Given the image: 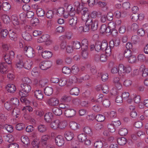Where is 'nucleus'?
<instances>
[{
    "label": "nucleus",
    "mask_w": 148,
    "mask_h": 148,
    "mask_svg": "<svg viewBox=\"0 0 148 148\" xmlns=\"http://www.w3.org/2000/svg\"><path fill=\"white\" fill-rule=\"evenodd\" d=\"M21 87L22 90H20L19 92L20 96H27L29 95V92L30 91L31 87L29 84H21Z\"/></svg>",
    "instance_id": "f257e3e1"
},
{
    "label": "nucleus",
    "mask_w": 148,
    "mask_h": 148,
    "mask_svg": "<svg viewBox=\"0 0 148 148\" xmlns=\"http://www.w3.org/2000/svg\"><path fill=\"white\" fill-rule=\"evenodd\" d=\"M86 24L90 26L91 30L93 31L96 30L98 28V22L97 20L90 18L86 20Z\"/></svg>",
    "instance_id": "f03ea898"
},
{
    "label": "nucleus",
    "mask_w": 148,
    "mask_h": 148,
    "mask_svg": "<svg viewBox=\"0 0 148 148\" xmlns=\"http://www.w3.org/2000/svg\"><path fill=\"white\" fill-rule=\"evenodd\" d=\"M37 42L39 43L45 42L46 44L49 45L52 44L53 40L50 38L49 35L44 34L38 38Z\"/></svg>",
    "instance_id": "7ed1b4c3"
},
{
    "label": "nucleus",
    "mask_w": 148,
    "mask_h": 148,
    "mask_svg": "<svg viewBox=\"0 0 148 148\" xmlns=\"http://www.w3.org/2000/svg\"><path fill=\"white\" fill-rule=\"evenodd\" d=\"M118 69L119 74L121 76H124L125 73H130L132 70L130 66H125L122 64L119 65Z\"/></svg>",
    "instance_id": "20e7f679"
},
{
    "label": "nucleus",
    "mask_w": 148,
    "mask_h": 148,
    "mask_svg": "<svg viewBox=\"0 0 148 148\" xmlns=\"http://www.w3.org/2000/svg\"><path fill=\"white\" fill-rule=\"evenodd\" d=\"M25 54L29 58H32L35 56V53L33 49L30 46L25 47L23 49Z\"/></svg>",
    "instance_id": "39448f33"
},
{
    "label": "nucleus",
    "mask_w": 148,
    "mask_h": 148,
    "mask_svg": "<svg viewBox=\"0 0 148 148\" xmlns=\"http://www.w3.org/2000/svg\"><path fill=\"white\" fill-rule=\"evenodd\" d=\"M14 52L12 51L6 53L4 56V58L5 62L8 64H11L12 60L14 58Z\"/></svg>",
    "instance_id": "423d86ee"
},
{
    "label": "nucleus",
    "mask_w": 148,
    "mask_h": 148,
    "mask_svg": "<svg viewBox=\"0 0 148 148\" xmlns=\"http://www.w3.org/2000/svg\"><path fill=\"white\" fill-rule=\"evenodd\" d=\"M80 12L82 15V19L84 21H86L88 18H90L87 8H82L80 9Z\"/></svg>",
    "instance_id": "0eeeda50"
},
{
    "label": "nucleus",
    "mask_w": 148,
    "mask_h": 148,
    "mask_svg": "<svg viewBox=\"0 0 148 148\" xmlns=\"http://www.w3.org/2000/svg\"><path fill=\"white\" fill-rule=\"evenodd\" d=\"M52 65V63L50 61H43L40 63L39 66L41 69L45 70L50 68Z\"/></svg>",
    "instance_id": "6e6552de"
},
{
    "label": "nucleus",
    "mask_w": 148,
    "mask_h": 148,
    "mask_svg": "<svg viewBox=\"0 0 148 148\" xmlns=\"http://www.w3.org/2000/svg\"><path fill=\"white\" fill-rule=\"evenodd\" d=\"M64 111L65 115L67 117H73L76 114V111L74 109L69 108V107Z\"/></svg>",
    "instance_id": "1a4fd4ad"
},
{
    "label": "nucleus",
    "mask_w": 148,
    "mask_h": 148,
    "mask_svg": "<svg viewBox=\"0 0 148 148\" xmlns=\"http://www.w3.org/2000/svg\"><path fill=\"white\" fill-rule=\"evenodd\" d=\"M69 24L73 27V29L75 30L76 29L77 27L75 26L77 22V18L75 16H70L68 18Z\"/></svg>",
    "instance_id": "9d476101"
},
{
    "label": "nucleus",
    "mask_w": 148,
    "mask_h": 148,
    "mask_svg": "<svg viewBox=\"0 0 148 148\" xmlns=\"http://www.w3.org/2000/svg\"><path fill=\"white\" fill-rule=\"evenodd\" d=\"M17 58L16 65L17 67L19 68L23 67L25 60V58L23 57L20 55L18 56Z\"/></svg>",
    "instance_id": "9b49d317"
},
{
    "label": "nucleus",
    "mask_w": 148,
    "mask_h": 148,
    "mask_svg": "<svg viewBox=\"0 0 148 148\" xmlns=\"http://www.w3.org/2000/svg\"><path fill=\"white\" fill-rule=\"evenodd\" d=\"M59 101L56 97H52L47 101V103L49 106H57L59 104Z\"/></svg>",
    "instance_id": "f8f14e48"
},
{
    "label": "nucleus",
    "mask_w": 148,
    "mask_h": 148,
    "mask_svg": "<svg viewBox=\"0 0 148 148\" xmlns=\"http://www.w3.org/2000/svg\"><path fill=\"white\" fill-rule=\"evenodd\" d=\"M115 28V23H109L108 27L106 30L105 33H103V34H105L107 36L111 35V32L112 29H114Z\"/></svg>",
    "instance_id": "ddd939ff"
},
{
    "label": "nucleus",
    "mask_w": 148,
    "mask_h": 148,
    "mask_svg": "<svg viewBox=\"0 0 148 148\" xmlns=\"http://www.w3.org/2000/svg\"><path fill=\"white\" fill-rule=\"evenodd\" d=\"M55 141L56 145L59 147L62 146L64 143L63 137L60 135H58L56 137Z\"/></svg>",
    "instance_id": "4468645a"
},
{
    "label": "nucleus",
    "mask_w": 148,
    "mask_h": 148,
    "mask_svg": "<svg viewBox=\"0 0 148 148\" xmlns=\"http://www.w3.org/2000/svg\"><path fill=\"white\" fill-rule=\"evenodd\" d=\"M53 115L51 112H48L45 114L44 116V120L47 123L51 122L53 119Z\"/></svg>",
    "instance_id": "2eb2a0df"
},
{
    "label": "nucleus",
    "mask_w": 148,
    "mask_h": 148,
    "mask_svg": "<svg viewBox=\"0 0 148 148\" xmlns=\"http://www.w3.org/2000/svg\"><path fill=\"white\" fill-rule=\"evenodd\" d=\"M74 136V134L73 132L67 131L64 133V137L68 141H70L72 139Z\"/></svg>",
    "instance_id": "dca6fc26"
},
{
    "label": "nucleus",
    "mask_w": 148,
    "mask_h": 148,
    "mask_svg": "<svg viewBox=\"0 0 148 148\" xmlns=\"http://www.w3.org/2000/svg\"><path fill=\"white\" fill-rule=\"evenodd\" d=\"M41 55L43 58L47 59L51 57L52 55V53L51 51L45 50L42 52Z\"/></svg>",
    "instance_id": "f3484780"
},
{
    "label": "nucleus",
    "mask_w": 148,
    "mask_h": 148,
    "mask_svg": "<svg viewBox=\"0 0 148 148\" xmlns=\"http://www.w3.org/2000/svg\"><path fill=\"white\" fill-rule=\"evenodd\" d=\"M35 97L39 100H41L43 97V95L40 90H36L34 92Z\"/></svg>",
    "instance_id": "a211bd4d"
},
{
    "label": "nucleus",
    "mask_w": 148,
    "mask_h": 148,
    "mask_svg": "<svg viewBox=\"0 0 148 148\" xmlns=\"http://www.w3.org/2000/svg\"><path fill=\"white\" fill-rule=\"evenodd\" d=\"M114 14L116 18H119L121 17H125L126 16V13L125 11H116L114 12Z\"/></svg>",
    "instance_id": "6ab92c4d"
},
{
    "label": "nucleus",
    "mask_w": 148,
    "mask_h": 148,
    "mask_svg": "<svg viewBox=\"0 0 148 148\" xmlns=\"http://www.w3.org/2000/svg\"><path fill=\"white\" fill-rule=\"evenodd\" d=\"M22 35L23 38L25 40L29 41L32 39V36L30 34L26 32H22Z\"/></svg>",
    "instance_id": "aec40b11"
},
{
    "label": "nucleus",
    "mask_w": 148,
    "mask_h": 148,
    "mask_svg": "<svg viewBox=\"0 0 148 148\" xmlns=\"http://www.w3.org/2000/svg\"><path fill=\"white\" fill-rule=\"evenodd\" d=\"M59 120H56L51 122L50 126L53 129L56 130L59 128Z\"/></svg>",
    "instance_id": "412c9836"
},
{
    "label": "nucleus",
    "mask_w": 148,
    "mask_h": 148,
    "mask_svg": "<svg viewBox=\"0 0 148 148\" xmlns=\"http://www.w3.org/2000/svg\"><path fill=\"white\" fill-rule=\"evenodd\" d=\"M6 64L4 63L0 64V71L2 73H6L8 71Z\"/></svg>",
    "instance_id": "4be33fe9"
},
{
    "label": "nucleus",
    "mask_w": 148,
    "mask_h": 148,
    "mask_svg": "<svg viewBox=\"0 0 148 148\" xmlns=\"http://www.w3.org/2000/svg\"><path fill=\"white\" fill-rule=\"evenodd\" d=\"M52 112L56 115L60 116L62 114V111L59 108L55 107L52 109Z\"/></svg>",
    "instance_id": "5701e85b"
},
{
    "label": "nucleus",
    "mask_w": 148,
    "mask_h": 148,
    "mask_svg": "<svg viewBox=\"0 0 148 148\" xmlns=\"http://www.w3.org/2000/svg\"><path fill=\"white\" fill-rule=\"evenodd\" d=\"M6 88L8 92L13 93L16 90V88L14 85L13 84H9L7 86Z\"/></svg>",
    "instance_id": "b1692460"
},
{
    "label": "nucleus",
    "mask_w": 148,
    "mask_h": 148,
    "mask_svg": "<svg viewBox=\"0 0 148 148\" xmlns=\"http://www.w3.org/2000/svg\"><path fill=\"white\" fill-rule=\"evenodd\" d=\"M144 65H142L140 69V70L142 71V76L145 77L148 75V70L147 69L144 68Z\"/></svg>",
    "instance_id": "393cba45"
},
{
    "label": "nucleus",
    "mask_w": 148,
    "mask_h": 148,
    "mask_svg": "<svg viewBox=\"0 0 148 148\" xmlns=\"http://www.w3.org/2000/svg\"><path fill=\"white\" fill-rule=\"evenodd\" d=\"M53 89L52 87H47L44 89V92L45 95L50 96L52 94Z\"/></svg>",
    "instance_id": "a878e982"
},
{
    "label": "nucleus",
    "mask_w": 148,
    "mask_h": 148,
    "mask_svg": "<svg viewBox=\"0 0 148 148\" xmlns=\"http://www.w3.org/2000/svg\"><path fill=\"white\" fill-rule=\"evenodd\" d=\"M74 8H75L78 14L80 13V9L82 8V6L81 5L79 2L78 1H76L73 4Z\"/></svg>",
    "instance_id": "bb28decb"
},
{
    "label": "nucleus",
    "mask_w": 148,
    "mask_h": 148,
    "mask_svg": "<svg viewBox=\"0 0 148 148\" xmlns=\"http://www.w3.org/2000/svg\"><path fill=\"white\" fill-rule=\"evenodd\" d=\"M3 10L5 11H7L10 9L11 6L8 2H4L1 5Z\"/></svg>",
    "instance_id": "cd10ccee"
},
{
    "label": "nucleus",
    "mask_w": 148,
    "mask_h": 148,
    "mask_svg": "<svg viewBox=\"0 0 148 148\" xmlns=\"http://www.w3.org/2000/svg\"><path fill=\"white\" fill-rule=\"evenodd\" d=\"M132 50L129 49H125L123 52L124 56L126 58H129L132 55Z\"/></svg>",
    "instance_id": "c85d7f7f"
},
{
    "label": "nucleus",
    "mask_w": 148,
    "mask_h": 148,
    "mask_svg": "<svg viewBox=\"0 0 148 148\" xmlns=\"http://www.w3.org/2000/svg\"><path fill=\"white\" fill-rule=\"evenodd\" d=\"M12 115L17 118L19 117L20 115V110L17 108H14L12 112Z\"/></svg>",
    "instance_id": "c756f323"
},
{
    "label": "nucleus",
    "mask_w": 148,
    "mask_h": 148,
    "mask_svg": "<svg viewBox=\"0 0 148 148\" xmlns=\"http://www.w3.org/2000/svg\"><path fill=\"white\" fill-rule=\"evenodd\" d=\"M9 36L10 39L14 41H16L17 40V36L18 34H16L15 32L13 33V32L9 31Z\"/></svg>",
    "instance_id": "7c9ffc66"
},
{
    "label": "nucleus",
    "mask_w": 148,
    "mask_h": 148,
    "mask_svg": "<svg viewBox=\"0 0 148 148\" xmlns=\"http://www.w3.org/2000/svg\"><path fill=\"white\" fill-rule=\"evenodd\" d=\"M70 94L72 95H78L79 94V90L77 87L71 89L70 90Z\"/></svg>",
    "instance_id": "2f4dec72"
},
{
    "label": "nucleus",
    "mask_w": 148,
    "mask_h": 148,
    "mask_svg": "<svg viewBox=\"0 0 148 148\" xmlns=\"http://www.w3.org/2000/svg\"><path fill=\"white\" fill-rule=\"evenodd\" d=\"M117 142L119 145H124L126 143V139L124 137L119 138L117 139Z\"/></svg>",
    "instance_id": "473e14b6"
},
{
    "label": "nucleus",
    "mask_w": 148,
    "mask_h": 148,
    "mask_svg": "<svg viewBox=\"0 0 148 148\" xmlns=\"http://www.w3.org/2000/svg\"><path fill=\"white\" fill-rule=\"evenodd\" d=\"M81 49H88V42L87 39H83L82 42Z\"/></svg>",
    "instance_id": "72a5a7b5"
},
{
    "label": "nucleus",
    "mask_w": 148,
    "mask_h": 148,
    "mask_svg": "<svg viewBox=\"0 0 148 148\" xmlns=\"http://www.w3.org/2000/svg\"><path fill=\"white\" fill-rule=\"evenodd\" d=\"M8 33V30L5 29H0V34L2 38H5L7 36Z\"/></svg>",
    "instance_id": "f704fd0d"
},
{
    "label": "nucleus",
    "mask_w": 148,
    "mask_h": 148,
    "mask_svg": "<svg viewBox=\"0 0 148 148\" xmlns=\"http://www.w3.org/2000/svg\"><path fill=\"white\" fill-rule=\"evenodd\" d=\"M94 146L96 148H101L103 146V143L101 140H98L95 142Z\"/></svg>",
    "instance_id": "c9c22d12"
},
{
    "label": "nucleus",
    "mask_w": 148,
    "mask_h": 148,
    "mask_svg": "<svg viewBox=\"0 0 148 148\" xmlns=\"http://www.w3.org/2000/svg\"><path fill=\"white\" fill-rule=\"evenodd\" d=\"M79 71L78 66L76 65H73L71 69V72L74 75L77 74Z\"/></svg>",
    "instance_id": "e433bc0d"
},
{
    "label": "nucleus",
    "mask_w": 148,
    "mask_h": 148,
    "mask_svg": "<svg viewBox=\"0 0 148 148\" xmlns=\"http://www.w3.org/2000/svg\"><path fill=\"white\" fill-rule=\"evenodd\" d=\"M78 138L79 141L82 142H84L87 138L86 135L84 134H81L78 136Z\"/></svg>",
    "instance_id": "4c0bfd02"
},
{
    "label": "nucleus",
    "mask_w": 148,
    "mask_h": 148,
    "mask_svg": "<svg viewBox=\"0 0 148 148\" xmlns=\"http://www.w3.org/2000/svg\"><path fill=\"white\" fill-rule=\"evenodd\" d=\"M32 63L30 61H26L23 63V66L24 68L27 69L29 70L30 69Z\"/></svg>",
    "instance_id": "58836bf2"
},
{
    "label": "nucleus",
    "mask_w": 148,
    "mask_h": 148,
    "mask_svg": "<svg viewBox=\"0 0 148 148\" xmlns=\"http://www.w3.org/2000/svg\"><path fill=\"white\" fill-rule=\"evenodd\" d=\"M73 103L75 105H79L81 101V97H78L74 98L72 101Z\"/></svg>",
    "instance_id": "ea45409f"
},
{
    "label": "nucleus",
    "mask_w": 148,
    "mask_h": 148,
    "mask_svg": "<svg viewBox=\"0 0 148 148\" xmlns=\"http://www.w3.org/2000/svg\"><path fill=\"white\" fill-rule=\"evenodd\" d=\"M65 12L64 9L63 8L60 7L58 9L56 14L58 16H62L64 15Z\"/></svg>",
    "instance_id": "a19ab883"
},
{
    "label": "nucleus",
    "mask_w": 148,
    "mask_h": 148,
    "mask_svg": "<svg viewBox=\"0 0 148 148\" xmlns=\"http://www.w3.org/2000/svg\"><path fill=\"white\" fill-rule=\"evenodd\" d=\"M73 47L74 49H79L81 47L80 43L79 42L77 41H73L72 43Z\"/></svg>",
    "instance_id": "79ce46f5"
},
{
    "label": "nucleus",
    "mask_w": 148,
    "mask_h": 148,
    "mask_svg": "<svg viewBox=\"0 0 148 148\" xmlns=\"http://www.w3.org/2000/svg\"><path fill=\"white\" fill-rule=\"evenodd\" d=\"M101 51H104L106 49L108 46V43L106 40H103L102 42H101Z\"/></svg>",
    "instance_id": "37998d69"
},
{
    "label": "nucleus",
    "mask_w": 148,
    "mask_h": 148,
    "mask_svg": "<svg viewBox=\"0 0 148 148\" xmlns=\"http://www.w3.org/2000/svg\"><path fill=\"white\" fill-rule=\"evenodd\" d=\"M105 119V116L101 114L97 115L95 116L96 120L99 122H101L103 121Z\"/></svg>",
    "instance_id": "c03bdc74"
},
{
    "label": "nucleus",
    "mask_w": 148,
    "mask_h": 148,
    "mask_svg": "<svg viewBox=\"0 0 148 148\" xmlns=\"http://www.w3.org/2000/svg\"><path fill=\"white\" fill-rule=\"evenodd\" d=\"M3 128L10 133H12L13 131V126L10 125L6 124L4 125Z\"/></svg>",
    "instance_id": "a18cd8bd"
},
{
    "label": "nucleus",
    "mask_w": 148,
    "mask_h": 148,
    "mask_svg": "<svg viewBox=\"0 0 148 148\" xmlns=\"http://www.w3.org/2000/svg\"><path fill=\"white\" fill-rule=\"evenodd\" d=\"M39 141L37 139H34L32 143V148H38L39 147Z\"/></svg>",
    "instance_id": "49530a36"
},
{
    "label": "nucleus",
    "mask_w": 148,
    "mask_h": 148,
    "mask_svg": "<svg viewBox=\"0 0 148 148\" xmlns=\"http://www.w3.org/2000/svg\"><path fill=\"white\" fill-rule=\"evenodd\" d=\"M128 133V130L125 128L120 129L119 132V135L121 136H124L127 135Z\"/></svg>",
    "instance_id": "de8ad7c7"
},
{
    "label": "nucleus",
    "mask_w": 148,
    "mask_h": 148,
    "mask_svg": "<svg viewBox=\"0 0 148 148\" xmlns=\"http://www.w3.org/2000/svg\"><path fill=\"white\" fill-rule=\"evenodd\" d=\"M38 128L39 131L41 133L45 132L47 130V127L46 126L43 124L39 125L38 127Z\"/></svg>",
    "instance_id": "09e8293b"
},
{
    "label": "nucleus",
    "mask_w": 148,
    "mask_h": 148,
    "mask_svg": "<svg viewBox=\"0 0 148 148\" xmlns=\"http://www.w3.org/2000/svg\"><path fill=\"white\" fill-rule=\"evenodd\" d=\"M11 102H6L4 103V106L6 109L8 110H11L13 109V106Z\"/></svg>",
    "instance_id": "8fccbe9b"
},
{
    "label": "nucleus",
    "mask_w": 148,
    "mask_h": 148,
    "mask_svg": "<svg viewBox=\"0 0 148 148\" xmlns=\"http://www.w3.org/2000/svg\"><path fill=\"white\" fill-rule=\"evenodd\" d=\"M70 128L73 130H75L78 128L77 124L74 121H72L70 123Z\"/></svg>",
    "instance_id": "3c124183"
},
{
    "label": "nucleus",
    "mask_w": 148,
    "mask_h": 148,
    "mask_svg": "<svg viewBox=\"0 0 148 148\" xmlns=\"http://www.w3.org/2000/svg\"><path fill=\"white\" fill-rule=\"evenodd\" d=\"M83 131L85 133L90 136H91L92 135V132L91 129L88 127H84L83 129Z\"/></svg>",
    "instance_id": "603ef678"
},
{
    "label": "nucleus",
    "mask_w": 148,
    "mask_h": 148,
    "mask_svg": "<svg viewBox=\"0 0 148 148\" xmlns=\"http://www.w3.org/2000/svg\"><path fill=\"white\" fill-rule=\"evenodd\" d=\"M10 102L12 105L16 106H17L19 105V100L16 98H12Z\"/></svg>",
    "instance_id": "864d4df0"
},
{
    "label": "nucleus",
    "mask_w": 148,
    "mask_h": 148,
    "mask_svg": "<svg viewBox=\"0 0 148 148\" xmlns=\"http://www.w3.org/2000/svg\"><path fill=\"white\" fill-rule=\"evenodd\" d=\"M18 25L15 26L14 25L13 28L12 29L9 30V31H11L13 33L15 32L16 34H18L20 32V29H19Z\"/></svg>",
    "instance_id": "5fc2aeb1"
},
{
    "label": "nucleus",
    "mask_w": 148,
    "mask_h": 148,
    "mask_svg": "<svg viewBox=\"0 0 148 148\" xmlns=\"http://www.w3.org/2000/svg\"><path fill=\"white\" fill-rule=\"evenodd\" d=\"M36 12L37 15L39 17L43 16L45 14L44 10L40 8L37 9L36 11Z\"/></svg>",
    "instance_id": "6e6d98bb"
},
{
    "label": "nucleus",
    "mask_w": 148,
    "mask_h": 148,
    "mask_svg": "<svg viewBox=\"0 0 148 148\" xmlns=\"http://www.w3.org/2000/svg\"><path fill=\"white\" fill-rule=\"evenodd\" d=\"M2 19L5 23L8 24L10 21V17L8 15H4L2 17Z\"/></svg>",
    "instance_id": "4d7b16f0"
},
{
    "label": "nucleus",
    "mask_w": 148,
    "mask_h": 148,
    "mask_svg": "<svg viewBox=\"0 0 148 148\" xmlns=\"http://www.w3.org/2000/svg\"><path fill=\"white\" fill-rule=\"evenodd\" d=\"M82 57L84 59L87 58L88 56V49H82Z\"/></svg>",
    "instance_id": "13d9d810"
},
{
    "label": "nucleus",
    "mask_w": 148,
    "mask_h": 148,
    "mask_svg": "<svg viewBox=\"0 0 148 148\" xmlns=\"http://www.w3.org/2000/svg\"><path fill=\"white\" fill-rule=\"evenodd\" d=\"M25 128V125L22 123H20L17 124L16 126V129L18 131H21Z\"/></svg>",
    "instance_id": "bf43d9fd"
},
{
    "label": "nucleus",
    "mask_w": 148,
    "mask_h": 148,
    "mask_svg": "<svg viewBox=\"0 0 148 148\" xmlns=\"http://www.w3.org/2000/svg\"><path fill=\"white\" fill-rule=\"evenodd\" d=\"M61 99L64 102H69L71 101V97L70 96L64 95L62 97Z\"/></svg>",
    "instance_id": "052dcab7"
},
{
    "label": "nucleus",
    "mask_w": 148,
    "mask_h": 148,
    "mask_svg": "<svg viewBox=\"0 0 148 148\" xmlns=\"http://www.w3.org/2000/svg\"><path fill=\"white\" fill-rule=\"evenodd\" d=\"M12 23L14 25H19V22L17 16L14 15H12Z\"/></svg>",
    "instance_id": "680f3d73"
},
{
    "label": "nucleus",
    "mask_w": 148,
    "mask_h": 148,
    "mask_svg": "<svg viewBox=\"0 0 148 148\" xmlns=\"http://www.w3.org/2000/svg\"><path fill=\"white\" fill-rule=\"evenodd\" d=\"M21 140L23 143L25 145H27L29 144V140L27 136H22Z\"/></svg>",
    "instance_id": "e2e57ef3"
},
{
    "label": "nucleus",
    "mask_w": 148,
    "mask_h": 148,
    "mask_svg": "<svg viewBox=\"0 0 148 148\" xmlns=\"http://www.w3.org/2000/svg\"><path fill=\"white\" fill-rule=\"evenodd\" d=\"M48 82L47 80L46 79H42L40 80L39 82L40 86L41 87H44L47 85Z\"/></svg>",
    "instance_id": "0e129e2a"
},
{
    "label": "nucleus",
    "mask_w": 148,
    "mask_h": 148,
    "mask_svg": "<svg viewBox=\"0 0 148 148\" xmlns=\"http://www.w3.org/2000/svg\"><path fill=\"white\" fill-rule=\"evenodd\" d=\"M49 137L47 135H45L42 136L41 138V141L42 143L44 142L45 145L47 144V140L49 139Z\"/></svg>",
    "instance_id": "69168bd1"
},
{
    "label": "nucleus",
    "mask_w": 148,
    "mask_h": 148,
    "mask_svg": "<svg viewBox=\"0 0 148 148\" xmlns=\"http://www.w3.org/2000/svg\"><path fill=\"white\" fill-rule=\"evenodd\" d=\"M63 73L66 74H69L71 72V69L69 67H64L62 70Z\"/></svg>",
    "instance_id": "338daca9"
},
{
    "label": "nucleus",
    "mask_w": 148,
    "mask_h": 148,
    "mask_svg": "<svg viewBox=\"0 0 148 148\" xmlns=\"http://www.w3.org/2000/svg\"><path fill=\"white\" fill-rule=\"evenodd\" d=\"M58 83L60 86H64L66 83V79L65 78H62L60 79H59Z\"/></svg>",
    "instance_id": "774afa93"
}]
</instances>
